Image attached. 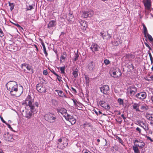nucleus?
I'll return each mask as SVG.
<instances>
[{
  "instance_id": "f257e3e1",
  "label": "nucleus",
  "mask_w": 153,
  "mask_h": 153,
  "mask_svg": "<svg viewBox=\"0 0 153 153\" xmlns=\"http://www.w3.org/2000/svg\"><path fill=\"white\" fill-rule=\"evenodd\" d=\"M25 103L30 107V110H27L25 111V117L27 119L30 118L32 116V113L38 108L39 104V101H34L33 98H32L30 95H28L26 98Z\"/></svg>"
},
{
  "instance_id": "f03ea898",
  "label": "nucleus",
  "mask_w": 153,
  "mask_h": 153,
  "mask_svg": "<svg viewBox=\"0 0 153 153\" xmlns=\"http://www.w3.org/2000/svg\"><path fill=\"white\" fill-rule=\"evenodd\" d=\"M7 90L10 91V94L13 96H17L18 91V85L15 81H11L9 82L6 85Z\"/></svg>"
},
{
  "instance_id": "7ed1b4c3",
  "label": "nucleus",
  "mask_w": 153,
  "mask_h": 153,
  "mask_svg": "<svg viewBox=\"0 0 153 153\" xmlns=\"http://www.w3.org/2000/svg\"><path fill=\"white\" fill-rule=\"evenodd\" d=\"M44 117L46 120L50 123L54 122L56 119V115L52 113H47L45 115Z\"/></svg>"
},
{
  "instance_id": "20e7f679",
  "label": "nucleus",
  "mask_w": 153,
  "mask_h": 153,
  "mask_svg": "<svg viewBox=\"0 0 153 153\" xmlns=\"http://www.w3.org/2000/svg\"><path fill=\"white\" fill-rule=\"evenodd\" d=\"M137 125L142 127L145 131L149 130V128L148 126V124L146 123L145 120L143 119H141L137 120Z\"/></svg>"
},
{
  "instance_id": "39448f33",
  "label": "nucleus",
  "mask_w": 153,
  "mask_h": 153,
  "mask_svg": "<svg viewBox=\"0 0 153 153\" xmlns=\"http://www.w3.org/2000/svg\"><path fill=\"white\" fill-rule=\"evenodd\" d=\"M36 89L40 93H45L46 91V86L41 83L37 84Z\"/></svg>"
},
{
  "instance_id": "423d86ee",
  "label": "nucleus",
  "mask_w": 153,
  "mask_h": 153,
  "mask_svg": "<svg viewBox=\"0 0 153 153\" xmlns=\"http://www.w3.org/2000/svg\"><path fill=\"white\" fill-rule=\"evenodd\" d=\"M100 35L104 39L108 40L111 38V36L109 34L108 31L105 32L104 31H102L100 32Z\"/></svg>"
},
{
  "instance_id": "0eeeda50",
  "label": "nucleus",
  "mask_w": 153,
  "mask_h": 153,
  "mask_svg": "<svg viewBox=\"0 0 153 153\" xmlns=\"http://www.w3.org/2000/svg\"><path fill=\"white\" fill-rule=\"evenodd\" d=\"M101 92L104 94L107 95L109 93V88L107 85H104L100 88Z\"/></svg>"
},
{
  "instance_id": "6e6552de",
  "label": "nucleus",
  "mask_w": 153,
  "mask_h": 153,
  "mask_svg": "<svg viewBox=\"0 0 153 153\" xmlns=\"http://www.w3.org/2000/svg\"><path fill=\"white\" fill-rule=\"evenodd\" d=\"M63 17H65L66 19L70 24L73 22L74 16L72 12L70 11L67 16L66 15H64Z\"/></svg>"
},
{
  "instance_id": "1a4fd4ad",
  "label": "nucleus",
  "mask_w": 153,
  "mask_h": 153,
  "mask_svg": "<svg viewBox=\"0 0 153 153\" xmlns=\"http://www.w3.org/2000/svg\"><path fill=\"white\" fill-rule=\"evenodd\" d=\"M145 10L148 11L151 10L152 6V1L151 0H145L143 2Z\"/></svg>"
},
{
  "instance_id": "9d476101",
  "label": "nucleus",
  "mask_w": 153,
  "mask_h": 153,
  "mask_svg": "<svg viewBox=\"0 0 153 153\" xmlns=\"http://www.w3.org/2000/svg\"><path fill=\"white\" fill-rule=\"evenodd\" d=\"M137 88L134 86H130L128 88V91L129 92L130 95L133 96L135 95L137 92Z\"/></svg>"
},
{
  "instance_id": "9b49d317",
  "label": "nucleus",
  "mask_w": 153,
  "mask_h": 153,
  "mask_svg": "<svg viewBox=\"0 0 153 153\" xmlns=\"http://www.w3.org/2000/svg\"><path fill=\"white\" fill-rule=\"evenodd\" d=\"M65 118L66 120H68L71 122V125H72L75 124L76 122V120L73 117L68 114H67V115L65 117Z\"/></svg>"
},
{
  "instance_id": "f8f14e48",
  "label": "nucleus",
  "mask_w": 153,
  "mask_h": 153,
  "mask_svg": "<svg viewBox=\"0 0 153 153\" xmlns=\"http://www.w3.org/2000/svg\"><path fill=\"white\" fill-rule=\"evenodd\" d=\"M146 97V94L145 92H141L136 94L135 97L137 99L143 100L145 99Z\"/></svg>"
},
{
  "instance_id": "ddd939ff",
  "label": "nucleus",
  "mask_w": 153,
  "mask_h": 153,
  "mask_svg": "<svg viewBox=\"0 0 153 153\" xmlns=\"http://www.w3.org/2000/svg\"><path fill=\"white\" fill-rule=\"evenodd\" d=\"M3 137L4 140L7 141L12 142L13 140L12 136L8 132H6L4 134Z\"/></svg>"
},
{
  "instance_id": "4468645a",
  "label": "nucleus",
  "mask_w": 153,
  "mask_h": 153,
  "mask_svg": "<svg viewBox=\"0 0 153 153\" xmlns=\"http://www.w3.org/2000/svg\"><path fill=\"white\" fill-rule=\"evenodd\" d=\"M78 21L80 24V26L81 27L82 29L85 30L87 27V22L85 21H83L81 19L79 20Z\"/></svg>"
},
{
  "instance_id": "2eb2a0df",
  "label": "nucleus",
  "mask_w": 153,
  "mask_h": 153,
  "mask_svg": "<svg viewBox=\"0 0 153 153\" xmlns=\"http://www.w3.org/2000/svg\"><path fill=\"white\" fill-rule=\"evenodd\" d=\"M56 111L58 114L61 113L65 117L68 114L66 110L64 108H59L57 109Z\"/></svg>"
},
{
  "instance_id": "dca6fc26",
  "label": "nucleus",
  "mask_w": 153,
  "mask_h": 153,
  "mask_svg": "<svg viewBox=\"0 0 153 153\" xmlns=\"http://www.w3.org/2000/svg\"><path fill=\"white\" fill-rule=\"evenodd\" d=\"M99 104L101 107L106 110H108L110 108L109 105L107 104L106 102L104 101H100Z\"/></svg>"
},
{
  "instance_id": "f3484780",
  "label": "nucleus",
  "mask_w": 153,
  "mask_h": 153,
  "mask_svg": "<svg viewBox=\"0 0 153 153\" xmlns=\"http://www.w3.org/2000/svg\"><path fill=\"white\" fill-rule=\"evenodd\" d=\"M90 48L93 52H94L98 51L100 48V47L97 44H93Z\"/></svg>"
},
{
  "instance_id": "a211bd4d",
  "label": "nucleus",
  "mask_w": 153,
  "mask_h": 153,
  "mask_svg": "<svg viewBox=\"0 0 153 153\" xmlns=\"http://www.w3.org/2000/svg\"><path fill=\"white\" fill-rule=\"evenodd\" d=\"M21 67L22 68H23L24 67H26V68L28 70L32 72V73H33V70L32 68V66L28 64L24 63L21 65Z\"/></svg>"
},
{
  "instance_id": "6ab92c4d",
  "label": "nucleus",
  "mask_w": 153,
  "mask_h": 153,
  "mask_svg": "<svg viewBox=\"0 0 153 153\" xmlns=\"http://www.w3.org/2000/svg\"><path fill=\"white\" fill-rule=\"evenodd\" d=\"M56 24V20H51L49 22L48 25V27L50 28L55 26Z\"/></svg>"
},
{
  "instance_id": "aec40b11",
  "label": "nucleus",
  "mask_w": 153,
  "mask_h": 153,
  "mask_svg": "<svg viewBox=\"0 0 153 153\" xmlns=\"http://www.w3.org/2000/svg\"><path fill=\"white\" fill-rule=\"evenodd\" d=\"M140 105L139 103H134L133 105V109L136 110V111H140V110L139 109V107Z\"/></svg>"
},
{
  "instance_id": "412c9836",
  "label": "nucleus",
  "mask_w": 153,
  "mask_h": 153,
  "mask_svg": "<svg viewBox=\"0 0 153 153\" xmlns=\"http://www.w3.org/2000/svg\"><path fill=\"white\" fill-rule=\"evenodd\" d=\"M146 119L149 120L153 121V114L146 113L145 116Z\"/></svg>"
},
{
  "instance_id": "4be33fe9",
  "label": "nucleus",
  "mask_w": 153,
  "mask_h": 153,
  "mask_svg": "<svg viewBox=\"0 0 153 153\" xmlns=\"http://www.w3.org/2000/svg\"><path fill=\"white\" fill-rule=\"evenodd\" d=\"M94 65L92 62H91L88 65V68L90 71H93L94 69Z\"/></svg>"
},
{
  "instance_id": "5701e85b",
  "label": "nucleus",
  "mask_w": 153,
  "mask_h": 153,
  "mask_svg": "<svg viewBox=\"0 0 153 153\" xmlns=\"http://www.w3.org/2000/svg\"><path fill=\"white\" fill-rule=\"evenodd\" d=\"M134 145H135L137 146L138 147H139L140 149H142L145 146V143L143 141H142L139 142V143H134Z\"/></svg>"
},
{
  "instance_id": "b1692460",
  "label": "nucleus",
  "mask_w": 153,
  "mask_h": 153,
  "mask_svg": "<svg viewBox=\"0 0 153 153\" xmlns=\"http://www.w3.org/2000/svg\"><path fill=\"white\" fill-rule=\"evenodd\" d=\"M143 33L144 35V36L146 37H147V35L148 34L147 29L145 25L143 24Z\"/></svg>"
},
{
  "instance_id": "393cba45",
  "label": "nucleus",
  "mask_w": 153,
  "mask_h": 153,
  "mask_svg": "<svg viewBox=\"0 0 153 153\" xmlns=\"http://www.w3.org/2000/svg\"><path fill=\"white\" fill-rule=\"evenodd\" d=\"M78 70L76 68L74 70H73V75L75 78H76L78 76Z\"/></svg>"
},
{
  "instance_id": "a878e982",
  "label": "nucleus",
  "mask_w": 153,
  "mask_h": 153,
  "mask_svg": "<svg viewBox=\"0 0 153 153\" xmlns=\"http://www.w3.org/2000/svg\"><path fill=\"white\" fill-rule=\"evenodd\" d=\"M85 78V83L87 85H89V77L87 75L84 74Z\"/></svg>"
},
{
  "instance_id": "bb28decb",
  "label": "nucleus",
  "mask_w": 153,
  "mask_h": 153,
  "mask_svg": "<svg viewBox=\"0 0 153 153\" xmlns=\"http://www.w3.org/2000/svg\"><path fill=\"white\" fill-rule=\"evenodd\" d=\"M55 91L58 92V94L59 97H63L64 95V94L63 91L61 90H55Z\"/></svg>"
},
{
  "instance_id": "cd10ccee",
  "label": "nucleus",
  "mask_w": 153,
  "mask_h": 153,
  "mask_svg": "<svg viewBox=\"0 0 153 153\" xmlns=\"http://www.w3.org/2000/svg\"><path fill=\"white\" fill-rule=\"evenodd\" d=\"M140 109L143 111H144L148 109V107L146 105H142L141 106Z\"/></svg>"
},
{
  "instance_id": "c85d7f7f",
  "label": "nucleus",
  "mask_w": 153,
  "mask_h": 153,
  "mask_svg": "<svg viewBox=\"0 0 153 153\" xmlns=\"http://www.w3.org/2000/svg\"><path fill=\"white\" fill-rule=\"evenodd\" d=\"M135 153H139V150L138 149V147L136 146H134L132 147Z\"/></svg>"
},
{
  "instance_id": "c756f323",
  "label": "nucleus",
  "mask_w": 153,
  "mask_h": 153,
  "mask_svg": "<svg viewBox=\"0 0 153 153\" xmlns=\"http://www.w3.org/2000/svg\"><path fill=\"white\" fill-rule=\"evenodd\" d=\"M120 72V70L118 68H117L116 69H114V70L112 72V74L113 75V77H115V76H114L115 75H116L118 73H119Z\"/></svg>"
},
{
  "instance_id": "7c9ffc66",
  "label": "nucleus",
  "mask_w": 153,
  "mask_h": 153,
  "mask_svg": "<svg viewBox=\"0 0 153 153\" xmlns=\"http://www.w3.org/2000/svg\"><path fill=\"white\" fill-rule=\"evenodd\" d=\"M74 103V105L75 107L77 109H79L78 108V107H79L78 105L76 103V102L78 104H79V102H77V101L76 100L73 99L72 100Z\"/></svg>"
},
{
  "instance_id": "2f4dec72",
  "label": "nucleus",
  "mask_w": 153,
  "mask_h": 153,
  "mask_svg": "<svg viewBox=\"0 0 153 153\" xmlns=\"http://www.w3.org/2000/svg\"><path fill=\"white\" fill-rule=\"evenodd\" d=\"M88 12L87 11H84L82 15V16L85 18H86L88 17Z\"/></svg>"
},
{
  "instance_id": "473e14b6",
  "label": "nucleus",
  "mask_w": 153,
  "mask_h": 153,
  "mask_svg": "<svg viewBox=\"0 0 153 153\" xmlns=\"http://www.w3.org/2000/svg\"><path fill=\"white\" fill-rule=\"evenodd\" d=\"M116 138L118 140L119 143H120L122 145H124V143L122 140L119 137L117 136Z\"/></svg>"
},
{
  "instance_id": "72a5a7b5",
  "label": "nucleus",
  "mask_w": 153,
  "mask_h": 153,
  "mask_svg": "<svg viewBox=\"0 0 153 153\" xmlns=\"http://www.w3.org/2000/svg\"><path fill=\"white\" fill-rule=\"evenodd\" d=\"M9 5L10 7V9L11 11H12L13 10V9L14 5V4L13 3H10V2H9Z\"/></svg>"
},
{
  "instance_id": "f704fd0d",
  "label": "nucleus",
  "mask_w": 153,
  "mask_h": 153,
  "mask_svg": "<svg viewBox=\"0 0 153 153\" xmlns=\"http://www.w3.org/2000/svg\"><path fill=\"white\" fill-rule=\"evenodd\" d=\"M118 102L120 105H123V100L121 99H118Z\"/></svg>"
},
{
  "instance_id": "c9c22d12",
  "label": "nucleus",
  "mask_w": 153,
  "mask_h": 153,
  "mask_svg": "<svg viewBox=\"0 0 153 153\" xmlns=\"http://www.w3.org/2000/svg\"><path fill=\"white\" fill-rule=\"evenodd\" d=\"M65 66H64L60 68V70L61 71L62 74H64L65 73Z\"/></svg>"
},
{
  "instance_id": "e433bc0d",
  "label": "nucleus",
  "mask_w": 153,
  "mask_h": 153,
  "mask_svg": "<svg viewBox=\"0 0 153 153\" xmlns=\"http://www.w3.org/2000/svg\"><path fill=\"white\" fill-rule=\"evenodd\" d=\"M94 11L92 10L88 12V17L92 16L94 14Z\"/></svg>"
},
{
  "instance_id": "4c0bfd02",
  "label": "nucleus",
  "mask_w": 153,
  "mask_h": 153,
  "mask_svg": "<svg viewBox=\"0 0 153 153\" xmlns=\"http://www.w3.org/2000/svg\"><path fill=\"white\" fill-rule=\"evenodd\" d=\"M147 35V37L149 41L151 42H153V39L152 36L148 33Z\"/></svg>"
},
{
  "instance_id": "58836bf2",
  "label": "nucleus",
  "mask_w": 153,
  "mask_h": 153,
  "mask_svg": "<svg viewBox=\"0 0 153 153\" xmlns=\"http://www.w3.org/2000/svg\"><path fill=\"white\" fill-rule=\"evenodd\" d=\"M144 136L145 137L147 138V140H150L151 142H153V140L150 137L146 135H145Z\"/></svg>"
},
{
  "instance_id": "ea45409f",
  "label": "nucleus",
  "mask_w": 153,
  "mask_h": 153,
  "mask_svg": "<svg viewBox=\"0 0 153 153\" xmlns=\"http://www.w3.org/2000/svg\"><path fill=\"white\" fill-rule=\"evenodd\" d=\"M33 7L31 5H29L26 8V10H31L32 9H33Z\"/></svg>"
},
{
  "instance_id": "a19ab883",
  "label": "nucleus",
  "mask_w": 153,
  "mask_h": 153,
  "mask_svg": "<svg viewBox=\"0 0 153 153\" xmlns=\"http://www.w3.org/2000/svg\"><path fill=\"white\" fill-rule=\"evenodd\" d=\"M82 153H92L87 149H84L82 151Z\"/></svg>"
},
{
  "instance_id": "79ce46f5",
  "label": "nucleus",
  "mask_w": 153,
  "mask_h": 153,
  "mask_svg": "<svg viewBox=\"0 0 153 153\" xmlns=\"http://www.w3.org/2000/svg\"><path fill=\"white\" fill-rule=\"evenodd\" d=\"M147 80H153V76H150V75L148 76L147 77Z\"/></svg>"
},
{
  "instance_id": "37998d69",
  "label": "nucleus",
  "mask_w": 153,
  "mask_h": 153,
  "mask_svg": "<svg viewBox=\"0 0 153 153\" xmlns=\"http://www.w3.org/2000/svg\"><path fill=\"white\" fill-rule=\"evenodd\" d=\"M62 139L63 138H60L58 140V141L57 142V147H58L59 145V143H60L61 142H62Z\"/></svg>"
},
{
  "instance_id": "c03bdc74",
  "label": "nucleus",
  "mask_w": 153,
  "mask_h": 153,
  "mask_svg": "<svg viewBox=\"0 0 153 153\" xmlns=\"http://www.w3.org/2000/svg\"><path fill=\"white\" fill-rule=\"evenodd\" d=\"M4 36V34L3 31L0 28V36L2 37Z\"/></svg>"
},
{
  "instance_id": "a18cd8bd",
  "label": "nucleus",
  "mask_w": 153,
  "mask_h": 153,
  "mask_svg": "<svg viewBox=\"0 0 153 153\" xmlns=\"http://www.w3.org/2000/svg\"><path fill=\"white\" fill-rule=\"evenodd\" d=\"M48 69L51 71V72L53 74H54L55 75H57V74L54 71L53 69L49 68H48Z\"/></svg>"
},
{
  "instance_id": "49530a36",
  "label": "nucleus",
  "mask_w": 153,
  "mask_h": 153,
  "mask_svg": "<svg viewBox=\"0 0 153 153\" xmlns=\"http://www.w3.org/2000/svg\"><path fill=\"white\" fill-rule=\"evenodd\" d=\"M104 63L105 65H107L109 64L110 61L108 60L105 59L104 61Z\"/></svg>"
},
{
  "instance_id": "de8ad7c7",
  "label": "nucleus",
  "mask_w": 153,
  "mask_h": 153,
  "mask_svg": "<svg viewBox=\"0 0 153 153\" xmlns=\"http://www.w3.org/2000/svg\"><path fill=\"white\" fill-rule=\"evenodd\" d=\"M56 76H57V79L59 82L62 81V80L60 79L61 78V76H59L57 74V75Z\"/></svg>"
},
{
  "instance_id": "09e8293b",
  "label": "nucleus",
  "mask_w": 153,
  "mask_h": 153,
  "mask_svg": "<svg viewBox=\"0 0 153 153\" xmlns=\"http://www.w3.org/2000/svg\"><path fill=\"white\" fill-rule=\"evenodd\" d=\"M112 43L113 45L115 46H117L118 45V42L117 41H114V42H112Z\"/></svg>"
},
{
  "instance_id": "8fccbe9b",
  "label": "nucleus",
  "mask_w": 153,
  "mask_h": 153,
  "mask_svg": "<svg viewBox=\"0 0 153 153\" xmlns=\"http://www.w3.org/2000/svg\"><path fill=\"white\" fill-rule=\"evenodd\" d=\"M136 131L138 132L139 134H140L141 133V129L139 127H137L136 128Z\"/></svg>"
},
{
  "instance_id": "3c124183",
  "label": "nucleus",
  "mask_w": 153,
  "mask_h": 153,
  "mask_svg": "<svg viewBox=\"0 0 153 153\" xmlns=\"http://www.w3.org/2000/svg\"><path fill=\"white\" fill-rule=\"evenodd\" d=\"M41 44L43 47V50L46 49V48L45 45L44 43L43 42H41Z\"/></svg>"
},
{
  "instance_id": "603ef678",
  "label": "nucleus",
  "mask_w": 153,
  "mask_h": 153,
  "mask_svg": "<svg viewBox=\"0 0 153 153\" xmlns=\"http://www.w3.org/2000/svg\"><path fill=\"white\" fill-rule=\"evenodd\" d=\"M43 73L44 75H47V74H48V71H47V70H44L43 71Z\"/></svg>"
},
{
  "instance_id": "864d4df0",
  "label": "nucleus",
  "mask_w": 153,
  "mask_h": 153,
  "mask_svg": "<svg viewBox=\"0 0 153 153\" xmlns=\"http://www.w3.org/2000/svg\"><path fill=\"white\" fill-rule=\"evenodd\" d=\"M0 118L1 120L3 123H5V124H6V123H6V122L3 119V117H2L0 116Z\"/></svg>"
},
{
  "instance_id": "5fc2aeb1",
  "label": "nucleus",
  "mask_w": 153,
  "mask_h": 153,
  "mask_svg": "<svg viewBox=\"0 0 153 153\" xmlns=\"http://www.w3.org/2000/svg\"><path fill=\"white\" fill-rule=\"evenodd\" d=\"M8 126V128H9L11 130H12L13 129L11 127L10 125L7 123L6 124Z\"/></svg>"
},
{
  "instance_id": "6e6d98bb",
  "label": "nucleus",
  "mask_w": 153,
  "mask_h": 153,
  "mask_svg": "<svg viewBox=\"0 0 153 153\" xmlns=\"http://www.w3.org/2000/svg\"><path fill=\"white\" fill-rule=\"evenodd\" d=\"M144 44H145V45H146V46L149 49H150L151 48L150 47L148 43H147L146 42H145Z\"/></svg>"
},
{
  "instance_id": "4d7b16f0",
  "label": "nucleus",
  "mask_w": 153,
  "mask_h": 153,
  "mask_svg": "<svg viewBox=\"0 0 153 153\" xmlns=\"http://www.w3.org/2000/svg\"><path fill=\"white\" fill-rule=\"evenodd\" d=\"M44 52L45 55V56H47L48 55V53L47 52L46 49L43 50Z\"/></svg>"
},
{
  "instance_id": "13d9d810",
  "label": "nucleus",
  "mask_w": 153,
  "mask_h": 153,
  "mask_svg": "<svg viewBox=\"0 0 153 153\" xmlns=\"http://www.w3.org/2000/svg\"><path fill=\"white\" fill-rule=\"evenodd\" d=\"M71 89H72V90L73 91L74 93H76L77 92V91H76V89L73 87H71Z\"/></svg>"
},
{
  "instance_id": "bf43d9fd",
  "label": "nucleus",
  "mask_w": 153,
  "mask_h": 153,
  "mask_svg": "<svg viewBox=\"0 0 153 153\" xmlns=\"http://www.w3.org/2000/svg\"><path fill=\"white\" fill-rule=\"evenodd\" d=\"M14 25L18 28H22L18 24H14Z\"/></svg>"
},
{
  "instance_id": "052dcab7",
  "label": "nucleus",
  "mask_w": 153,
  "mask_h": 153,
  "mask_svg": "<svg viewBox=\"0 0 153 153\" xmlns=\"http://www.w3.org/2000/svg\"><path fill=\"white\" fill-rule=\"evenodd\" d=\"M139 140L140 141V140ZM140 142L139 140H135L134 141V143H139V142Z\"/></svg>"
},
{
  "instance_id": "680f3d73",
  "label": "nucleus",
  "mask_w": 153,
  "mask_h": 153,
  "mask_svg": "<svg viewBox=\"0 0 153 153\" xmlns=\"http://www.w3.org/2000/svg\"><path fill=\"white\" fill-rule=\"evenodd\" d=\"M121 117L124 120V121H125V120L126 119V118L124 116V115L123 114H122L121 115Z\"/></svg>"
},
{
  "instance_id": "e2e57ef3",
  "label": "nucleus",
  "mask_w": 153,
  "mask_h": 153,
  "mask_svg": "<svg viewBox=\"0 0 153 153\" xmlns=\"http://www.w3.org/2000/svg\"><path fill=\"white\" fill-rule=\"evenodd\" d=\"M103 139L104 140L105 142V144L104 146H106L107 145V140L105 139Z\"/></svg>"
},
{
  "instance_id": "0e129e2a",
  "label": "nucleus",
  "mask_w": 153,
  "mask_h": 153,
  "mask_svg": "<svg viewBox=\"0 0 153 153\" xmlns=\"http://www.w3.org/2000/svg\"><path fill=\"white\" fill-rule=\"evenodd\" d=\"M65 58H61V59H60V60L61 61H62L63 60V61H64L65 59Z\"/></svg>"
},
{
  "instance_id": "69168bd1",
  "label": "nucleus",
  "mask_w": 153,
  "mask_h": 153,
  "mask_svg": "<svg viewBox=\"0 0 153 153\" xmlns=\"http://www.w3.org/2000/svg\"><path fill=\"white\" fill-rule=\"evenodd\" d=\"M151 100L152 101V103H153V95L151 97Z\"/></svg>"
},
{
  "instance_id": "338daca9",
  "label": "nucleus",
  "mask_w": 153,
  "mask_h": 153,
  "mask_svg": "<svg viewBox=\"0 0 153 153\" xmlns=\"http://www.w3.org/2000/svg\"><path fill=\"white\" fill-rule=\"evenodd\" d=\"M150 58V60L151 62L152 63L153 62V58Z\"/></svg>"
},
{
  "instance_id": "774afa93",
  "label": "nucleus",
  "mask_w": 153,
  "mask_h": 153,
  "mask_svg": "<svg viewBox=\"0 0 153 153\" xmlns=\"http://www.w3.org/2000/svg\"><path fill=\"white\" fill-rule=\"evenodd\" d=\"M149 55L150 57H152V56L150 53H149Z\"/></svg>"
}]
</instances>
